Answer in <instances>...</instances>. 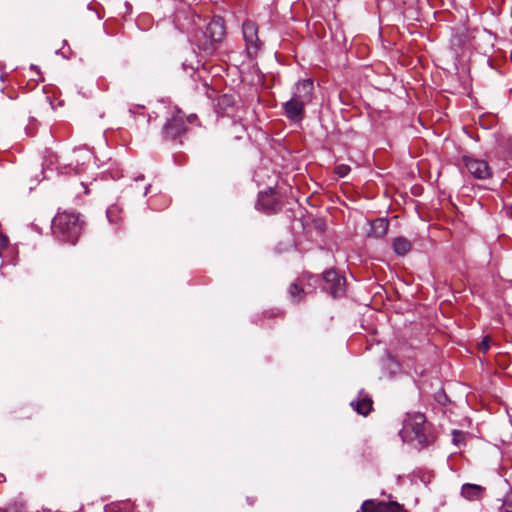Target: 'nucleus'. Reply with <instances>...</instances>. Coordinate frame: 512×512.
<instances>
[{"instance_id":"f257e3e1","label":"nucleus","mask_w":512,"mask_h":512,"mask_svg":"<svg viewBox=\"0 0 512 512\" xmlns=\"http://www.w3.org/2000/svg\"><path fill=\"white\" fill-rule=\"evenodd\" d=\"M51 228L58 240L74 245L82 233L83 221L79 214L65 211L53 218Z\"/></svg>"},{"instance_id":"f03ea898","label":"nucleus","mask_w":512,"mask_h":512,"mask_svg":"<svg viewBox=\"0 0 512 512\" xmlns=\"http://www.w3.org/2000/svg\"><path fill=\"white\" fill-rule=\"evenodd\" d=\"M225 37V26L220 17L213 18L204 32L196 39V44L205 55H212Z\"/></svg>"},{"instance_id":"7ed1b4c3","label":"nucleus","mask_w":512,"mask_h":512,"mask_svg":"<svg viewBox=\"0 0 512 512\" xmlns=\"http://www.w3.org/2000/svg\"><path fill=\"white\" fill-rule=\"evenodd\" d=\"M426 417L422 413L408 415L405 419L401 436L404 441L416 442L420 448H425L431 443L426 433Z\"/></svg>"},{"instance_id":"20e7f679","label":"nucleus","mask_w":512,"mask_h":512,"mask_svg":"<svg viewBox=\"0 0 512 512\" xmlns=\"http://www.w3.org/2000/svg\"><path fill=\"white\" fill-rule=\"evenodd\" d=\"M322 290L333 298L343 297L346 293V278L335 269H329L322 274Z\"/></svg>"},{"instance_id":"39448f33","label":"nucleus","mask_w":512,"mask_h":512,"mask_svg":"<svg viewBox=\"0 0 512 512\" xmlns=\"http://www.w3.org/2000/svg\"><path fill=\"white\" fill-rule=\"evenodd\" d=\"M185 132V115L183 112L177 109L163 126V137L166 140L174 141L180 138Z\"/></svg>"},{"instance_id":"423d86ee","label":"nucleus","mask_w":512,"mask_h":512,"mask_svg":"<svg viewBox=\"0 0 512 512\" xmlns=\"http://www.w3.org/2000/svg\"><path fill=\"white\" fill-rule=\"evenodd\" d=\"M242 31L248 56L250 58L256 57L262 46L258 38V28L256 24L247 20L243 23Z\"/></svg>"},{"instance_id":"0eeeda50","label":"nucleus","mask_w":512,"mask_h":512,"mask_svg":"<svg viewBox=\"0 0 512 512\" xmlns=\"http://www.w3.org/2000/svg\"><path fill=\"white\" fill-rule=\"evenodd\" d=\"M256 207L266 214H274L282 209V202L277 192L269 188L259 194Z\"/></svg>"},{"instance_id":"6e6552de","label":"nucleus","mask_w":512,"mask_h":512,"mask_svg":"<svg viewBox=\"0 0 512 512\" xmlns=\"http://www.w3.org/2000/svg\"><path fill=\"white\" fill-rule=\"evenodd\" d=\"M462 162L467 171L474 177L480 180H485L491 177L492 170L487 161L477 159L472 156H463Z\"/></svg>"},{"instance_id":"1a4fd4ad","label":"nucleus","mask_w":512,"mask_h":512,"mask_svg":"<svg viewBox=\"0 0 512 512\" xmlns=\"http://www.w3.org/2000/svg\"><path fill=\"white\" fill-rule=\"evenodd\" d=\"M314 94H315L314 82L312 79L307 78V79L299 80L295 84V86L293 88L291 99L307 106L312 103V101L314 99Z\"/></svg>"},{"instance_id":"9d476101","label":"nucleus","mask_w":512,"mask_h":512,"mask_svg":"<svg viewBox=\"0 0 512 512\" xmlns=\"http://www.w3.org/2000/svg\"><path fill=\"white\" fill-rule=\"evenodd\" d=\"M362 512H408L403 505L395 501L376 502L374 500H366L361 505Z\"/></svg>"},{"instance_id":"9b49d317","label":"nucleus","mask_w":512,"mask_h":512,"mask_svg":"<svg viewBox=\"0 0 512 512\" xmlns=\"http://www.w3.org/2000/svg\"><path fill=\"white\" fill-rule=\"evenodd\" d=\"M305 107L304 104L291 98L282 104L285 117L293 123H300L305 118Z\"/></svg>"},{"instance_id":"f8f14e48","label":"nucleus","mask_w":512,"mask_h":512,"mask_svg":"<svg viewBox=\"0 0 512 512\" xmlns=\"http://www.w3.org/2000/svg\"><path fill=\"white\" fill-rule=\"evenodd\" d=\"M350 406L360 415L367 416L372 410L373 401L368 393L360 390L356 400L351 401Z\"/></svg>"},{"instance_id":"ddd939ff","label":"nucleus","mask_w":512,"mask_h":512,"mask_svg":"<svg viewBox=\"0 0 512 512\" xmlns=\"http://www.w3.org/2000/svg\"><path fill=\"white\" fill-rule=\"evenodd\" d=\"M485 488L481 485L465 483L461 487V496L468 501H478L484 496Z\"/></svg>"},{"instance_id":"4468645a","label":"nucleus","mask_w":512,"mask_h":512,"mask_svg":"<svg viewBox=\"0 0 512 512\" xmlns=\"http://www.w3.org/2000/svg\"><path fill=\"white\" fill-rule=\"evenodd\" d=\"M389 228V221L385 218H378L371 222L368 235L374 238H382Z\"/></svg>"},{"instance_id":"2eb2a0df","label":"nucleus","mask_w":512,"mask_h":512,"mask_svg":"<svg viewBox=\"0 0 512 512\" xmlns=\"http://www.w3.org/2000/svg\"><path fill=\"white\" fill-rule=\"evenodd\" d=\"M300 282H293L290 284L288 288V294L291 298V301L295 303H299L304 300L305 296L311 291H307L303 285L299 284Z\"/></svg>"},{"instance_id":"dca6fc26","label":"nucleus","mask_w":512,"mask_h":512,"mask_svg":"<svg viewBox=\"0 0 512 512\" xmlns=\"http://www.w3.org/2000/svg\"><path fill=\"white\" fill-rule=\"evenodd\" d=\"M392 247L398 256H405L412 247L411 242L405 237H397L393 240Z\"/></svg>"},{"instance_id":"f3484780","label":"nucleus","mask_w":512,"mask_h":512,"mask_svg":"<svg viewBox=\"0 0 512 512\" xmlns=\"http://www.w3.org/2000/svg\"><path fill=\"white\" fill-rule=\"evenodd\" d=\"M234 104L235 100L232 95L224 94L217 99V108L222 114H229V110L233 108Z\"/></svg>"},{"instance_id":"a211bd4d","label":"nucleus","mask_w":512,"mask_h":512,"mask_svg":"<svg viewBox=\"0 0 512 512\" xmlns=\"http://www.w3.org/2000/svg\"><path fill=\"white\" fill-rule=\"evenodd\" d=\"M106 215L111 223L117 224L122 219V208L117 204H113L107 209Z\"/></svg>"},{"instance_id":"6ab92c4d","label":"nucleus","mask_w":512,"mask_h":512,"mask_svg":"<svg viewBox=\"0 0 512 512\" xmlns=\"http://www.w3.org/2000/svg\"><path fill=\"white\" fill-rule=\"evenodd\" d=\"M0 512H26V507L22 501L14 500L5 507H0Z\"/></svg>"},{"instance_id":"aec40b11","label":"nucleus","mask_w":512,"mask_h":512,"mask_svg":"<svg viewBox=\"0 0 512 512\" xmlns=\"http://www.w3.org/2000/svg\"><path fill=\"white\" fill-rule=\"evenodd\" d=\"M466 433L461 430H453L452 431V442L456 446H461L465 443Z\"/></svg>"},{"instance_id":"412c9836","label":"nucleus","mask_w":512,"mask_h":512,"mask_svg":"<svg viewBox=\"0 0 512 512\" xmlns=\"http://www.w3.org/2000/svg\"><path fill=\"white\" fill-rule=\"evenodd\" d=\"M298 281L301 282V283L304 282V281H307V285L309 287H311V289L309 291L312 292L315 289L314 284L317 283L319 281V279H318L317 276L305 273L300 278H298Z\"/></svg>"},{"instance_id":"4be33fe9","label":"nucleus","mask_w":512,"mask_h":512,"mask_svg":"<svg viewBox=\"0 0 512 512\" xmlns=\"http://www.w3.org/2000/svg\"><path fill=\"white\" fill-rule=\"evenodd\" d=\"M501 512H512V493L506 495L501 506Z\"/></svg>"},{"instance_id":"5701e85b","label":"nucleus","mask_w":512,"mask_h":512,"mask_svg":"<svg viewBox=\"0 0 512 512\" xmlns=\"http://www.w3.org/2000/svg\"><path fill=\"white\" fill-rule=\"evenodd\" d=\"M350 172V167L348 165H345V164H339L335 167V173L339 176V177H345L346 175H348V173Z\"/></svg>"},{"instance_id":"b1692460","label":"nucleus","mask_w":512,"mask_h":512,"mask_svg":"<svg viewBox=\"0 0 512 512\" xmlns=\"http://www.w3.org/2000/svg\"><path fill=\"white\" fill-rule=\"evenodd\" d=\"M490 348V337L489 336H485L482 341L478 344V349L482 352V353H486Z\"/></svg>"},{"instance_id":"393cba45","label":"nucleus","mask_w":512,"mask_h":512,"mask_svg":"<svg viewBox=\"0 0 512 512\" xmlns=\"http://www.w3.org/2000/svg\"><path fill=\"white\" fill-rule=\"evenodd\" d=\"M257 502V497L256 496H247L246 497V503L249 505V506H254Z\"/></svg>"},{"instance_id":"a878e982","label":"nucleus","mask_w":512,"mask_h":512,"mask_svg":"<svg viewBox=\"0 0 512 512\" xmlns=\"http://www.w3.org/2000/svg\"><path fill=\"white\" fill-rule=\"evenodd\" d=\"M436 399H437V401H438L439 403L444 404V403H445V401H444V400H446V395H445V393H444L443 391H442V392L437 393V395H436Z\"/></svg>"},{"instance_id":"bb28decb","label":"nucleus","mask_w":512,"mask_h":512,"mask_svg":"<svg viewBox=\"0 0 512 512\" xmlns=\"http://www.w3.org/2000/svg\"><path fill=\"white\" fill-rule=\"evenodd\" d=\"M503 212H504V214H505L507 217H509V218H511V219H512V205H510V206H505V207H504V209H503Z\"/></svg>"},{"instance_id":"cd10ccee","label":"nucleus","mask_w":512,"mask_h":512,"mask_svg":"<svg viewBox=\"0 0 512 512\" xmlns=\"http://www.w3.org/2000/svg\"><path fill=\"white\" fill-rule=\"evenodd\" d=\"M142 110H144V106L137 105V106H135V107H133V108H130V109H129V112H130L131 114H135V113H138V112H140V111H142Z\"/></svg>"},{"instance_id":"c85d7f7f","label":"nucleus","mask_w":512,"mask_h":512,"mask_svg":"<svg viewBox=\"0 0 512 512\" xmlns=\"http://www.w3.org/2000/svg\"><path fill=\"white\" fill-rule=\"evenodd\" d=\"M148 188H149V187H146V189H145V191H144V194H145V195L147 194Z\"/></svg>"}]
</instances>
